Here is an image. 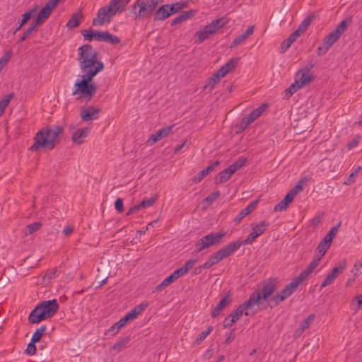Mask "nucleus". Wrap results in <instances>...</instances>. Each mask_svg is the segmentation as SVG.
I'll return each instance as SVG.
<instances>
[{
    "label": "nucleus",
    "mask_w": 362,
    "mask_h": 362,
    "mask_svg": "<svg viewBox=\"0 0 362 362\" xmlns=\"http://www.w3.org/2000/svg\"><path fill=\"white\" fill-rule=\"evenodd\" d=\"M335 279L336 278L334 276V274L329 273L325 280L322 281L321 287L324 288L330 285Z\"/></svg>",
    "instance_id": "59"
},
{
    "label": "nucleus",
    "mask_w": 362,
    "mask_h": 362,
    "mask_svg": "<svg viewBox=\"0 0 362 362\" xmlns=\"http://www.w3.org/2000/svg\"><path fill=\"white\" fill-rule=\"evenodd\" d=\"M257 204H258V200H255V201L251 202L250 204H249L245 209H243V211L247 216L248 214H250L252 211H253L256 209Z\"/></svg>",
    "instance_id": "60"
},
{
    "label": "nucleus",
    "mask_w": 362,
    "mask_h": 362,
    "mask_svg": "<svg viewBox=\"0 0 362 362\" xmlns=\"http://www.w3.org/2000/svg\"><path fill=\"white\" fill-rule=\"evenodd\" d=\"M148 303L147 302H143L141 304L136 305L127 314L133 321L148 307Z\"/></svg>",
    "instance_id": "27"
},
{
    "label": "nucleus",
    "mask_w": 362,
    "mask_h": 362,
    "mask_svg": "<svg viewBox=\"0 0 362 362\" xmlns=\"http://www.w3.org/2000/svg\"><path fill=\"white\" fill-rule=\"evenodd\" d=\"M223 76L219 74V71H217L207 80L206 84L204 86V89L209 88L210 90L213 89L214 86L220 81Z\"/></svg>",
    "instance_id": "31"
},
{
    "label": "nucleus",
    "mask_w": 362,
    "mask_h": 362,
    "mask_svg": "<svg viewBox=\"0 0 362 362\" xmlns=\"http://www.w3.org/2000/svg\"><path fill=\"white\" fill-rule=\"evenodd\" d=\"M90 128L85 127L76 130L72 134L73 142L77 144H81L90 132Z\"/></svg>",
    "instance_id": "22"
},
{
    "label": "nucleus",
    "mask_w": 362,
    "mask_h": 362,
    "mask_svg": "<svg viewBox=\"0 0 362 362\" xmlns=\"http://www.w3.org/2000/svg\"><path fill=\"white\" fill-rule=\"evenodd\" d=\"M100 109L93 106H87L81 110L80 117L83 122H91L99 117Z\"/></svg>",
    "instance_id": "14"
},
{
    "label": "nucleus",
    "mask_w": 362,
    "mask_h": 362,
    "mask_svg": "<svg viewBox=\"0 0 362 362\" xmlns=\"http://www.w3.org/2000/svg\"><path fill=\"white\" fill-rule=\"evenodd\" d=\"M313 15L308 16L302 21V23L300 24L297 30L303 34L307 30L308 26L311 24V23L313 21Z\"/></svg>",
    "instance_id": "45"
},
{
    "label": "nucleus",
    "mask_w": 362,
    "mask_h": 362,
    "mask_svg": "<svg viewBox=\"0 0 362 362\" xmlns=\"http://www.w3.org/2000/svg\"><path fill=\"white\" fill-rule=\"evenodd\" d=\"M81 34L86 40L113 43V35L107 32L87 29L81 30Z\"/></svg>",
    "instance_id": "11"
},
{
    "label": "nucleus",
    "mask_w": 362,
    "mask_h": 362,
    "mask_svg": "<svg viewBox=\"0 0 362 362\" xmlns=\"http://www.w3.org/2000/svg\"><path fill=\"white\" fill-rule=\"evenodd\" d=\"M38 6H35L28 11H27L23 15V18L21 19V23H20V28H22L23 25H24L25 23H28V21L33 17L37 11Z\"/></svg>",
    "instance_id": "37"
},
{
    "label": "nucleus",
    "mask_w": 362,
    "mask_h": 362,
    "mask_svg": "<svg viewBox=\"0 0 362 362\" xmlns=\"http://www.w3.org/2000/svg\"><path fill=\"white\" fill-rule=\"evenodd\" d=\"M223 259V257H221V254L218 250L216 252L211 255L209 259L206 262H204L202 265L199 266V268L204 269H209Z\"/></svg>",
    "instance_id": "24"
},
{
    "label": "nucleus",
    "mask_w": 362,
    "mask_h": 362,
    "mask_svg": "<svg viewBox=\"0 0 362 362\" xmlns=\"http://www.w3.org/2000/svg\"><path fill=\"white\" fill-rule=\"evenodd\" d=\"M226 21L224 18H218L213 21L211 23L206 25L205 28L210 31V34H216L218 30L224 27L226 24Z\"/></svg>",
    "instance_id": "23"
},
{
    "label": "nucleus",
    "mask_w": 362,
    "mask_h": 362,
    "mask_svg": "<svg viewBox=\"0 0 362 362\" xmlns=\"http://www.w3.org/2000/svg\"><path fill=\"white\" fill-rule=\"evenodd\" d=\"M52 11V8L45 5V6H44L39 12L35 21L33 22L36 23L37 25L42 23L49 17Z\"/></svg>",
    "instance_id": "26"
},
{
    "label": "nucleus",
    "mask_w": 362,
    "mask_h": 362,
    "mask_svg": "<svg viewBox=\"0 0 362 362\" xmlns=\"http://www.w3.org/2000/svg\"><path fill=\"white\" fill-rule=\"evenodd\" d=\"M247 163L245 158L240 157L228 168L233 174L243 168Z\"/></svg>",
    "instance_id": "35"
},
{
    "label": "nucleus",
    "mask_w": 362,
    "mask_h": 362,
    "mask_svg": "<svg viewBox=\"0 0 362 362\" xmlns=\"http://www.w3.org/2000/svg\"><path fill=\"white\" fill-rule=\"evenodd\" d=\"M113 16V0H110L108 5L100 8L97 13V16L93 21L94 26H102L107 23H110Z\"/></svg>",
    "instance_id": "10"
},
{
    "label": "nucleus",
    "mask_w": 362,
    "mask_h": 362,
    "mask_svg": "<svg viewBox=\"0 0 362 362\" xmlns=\"http://www.w3.org/2000/svg\"><path fill=\"white\" fill-rule=\"evenodd\" d=\"M169 4L161 6L155 13L153 20L163 21L171 16V13L168 11Z\"/></svg>",
    "instance_id": "25"
},
{
    "label": "nucleus",
    "mask_w": 362,
    "mask_h": 362,
    "mask_svg": "<svg viewBox=\"0 0 362 362\" xmlns=\"http://www.w3.org/2000/svg\"><path fill=\"white\" fill-rule=\"evenodd\" d=\"M47 330L46 325H42L40 327L36 329V331L33 333L31 340L33 342H38L41 339L42 337L44 335L45 332Z\"/></svg>",
    "instance_id": "43"
},
{
    "label": "nucleus",
    "mask_w": 362,
    "mask_h": 362,
    "mask_svg": "<svg viewBox=\"0 0 362 362\" xmlns=\"http://www.w3.org/2000/svg\"><path fill=\"white\" fill-rule=\"evenodd\" d=\"M259 236L255 234L253 231H252L247 236V238L244 240L242 243V245H249V244H252L255 240L257 238H258Z\"/></svg>",
    "instance_id": "61"
},
{
    "label": "nucleus",
    "mask_w": 362,
    "mask_h": 362,
    "mask_svg": "<svg viewBox=\"0 0 362 362\" xmlns=\"http://www.w3.org/2000/svg\"><path fill=\"white\" fill-rule=\"evenodd\" d=\"M293 199L291 195L286 194L284 199H282L279 204H277L274 209V211H284L287 209L289 204L293 202Z\"/></svg>",
    "instance_id": "30"
},
{
    "label": "nucleus",
    "mask_w": 362,
    "mask_h": 362,
    "mask_svg": "<svg viewBox=\"0 0 362 362\" xmlns=\"http://www.w3.org/2000/svg\"><path fill=\"white\" fill-rule=\"evenodd\" d=\"M12 57V52H6L2 57L0 58V72L3 68L8 64Z\"/></svg>",
    "instance_id": "53"
},
{
    "label": "nucleus",
    "mask_w": 362,
    "mask_h": 362,
    "mask_svg": "<svg viewBox=\"0 0 362 362\" xmlns=\"http://www.w3.org/2000/svg\"><path fill=\"white\" fill-rule=\"evenodd\" d=\"M13 97V94H8L0 100V117L4 114L6 108L9 105Z\"/></svg>",
    "instance_id": "46"
},
{
    "label": "nucleus",
    "mask_w": 362,
    "mask_h": 362,
    "mask_svg": "<svg viewBox=\"0 0 362 362\" xmlns=\"http://www.w3.org/2000/svg\"><path fill=\"white\" fill-rule=\"evenodd\" d=\"M236 322V321L235 320L234 318H233L232 317H230V315H229L228 316H227L224 321H223V327L226 329V328H228V327H230L233 326V325Z\"/></svg>",
    "instance_id": "64"
},
{
    "label": "nucleus",
    "mask_w": 362,
    "mask_h": 362,
    "mask_svg": "<svg viewBox=\"0 0 362 362\" xmlns=\"http://www.w3.org/2000/svg\"><path fill=\"white\" fill-rule=\"evenodd\" d=\"M225 235V232H218L211 233L203 236L195 243L196 252H200L211 246L218 245Z\"/></svg>",
    "instance_id": "8"
},
{
    "label": "nucleus",
    "mask_w": 362,
    "mask_h": 362,
    "mask_svg": "<svg viewBox=\"0 0 362 362\" xmlns=\"http://www.w3.org/2000/svg\"><path fill=\"white\" fill-rule=\"evenodd\" d=\"M351 272L354 274V276H358L362 274V264L359 262H357L354 264V268L351 270Z\"/></svg>",
    "instance_id": "62"
},
{
    "label": "nucleus",
    "mask_w": 362,
    "mask_h": 362,
    "mask_svg": "<svg viewBox=\"0 0 362 362\" xmlns=\"http://www.w3.org/2000/svg\"><path fill=\"white\" fill-rule=\"evenodd\" d=\"M314 270H312L309 267H307V268L303 271L296 278H295L293 280L296 282H298V284L300 285L303 281H305L313 272Z\"/></svg>",
    "instance_id": "42"
},
{
    "label": "nucleus",
    "mask_w": 362,
    "mask_h": 362,
    "mask_svg": "<svg viewBox=\"0 0 362 362\" xmlns=\"http://www.w3.org/2000/svg\"><path fill=\"white\" fill-rule=\"evenodd\" d=\"M331 244L327 242H325V240L320 243L316 250H315V256L322 259V257L325 255L327 250L329 248Z\"/></svg>",
    "instance_id": "34"
},
{
    "label": "nucleus",
    "mask_w": 362,
    "mask_h": 362,
    "mask_svg": "<svg viewBox=\"0 0 362 362\" xmlns=\"http://www.w3.org/2000/svg\"><path fill=\"white\" fill-rule=\"evenodd\" d=\"M267 103L262 104L259 107L252 110L247 117H244L240 121V127L246 129L250 124L258 119L267 108Z\"/></svg>",
    "instance_id": "13"
},
{
    "label": "nucleus",
    "mask_w": 362,
    "mask_h": 362,
    "mask_svg": "<svg viewBox=\"0 0 362 362\" xmlns=\"http://www.w3.org/2000/svg\"><path fill=\"white\" fill-rule=\"evenodd\" d=\"M213 327L211 326L209 327L206 330L200 333L197 339V343H200L204 341L206 337L212 332Z\"/></svg>",
    "instance_id": "58"
},
{
    "label": "nucleus",
    "mask_w": 362,
    "mask_h": 362,
    "mask_svg": "<svg viewBox=\"0 0 362 362\" xmlns=\"http://www.w3.org/2000/svg\"><path fill=\"white\" fill-rule=\"evenodd\" d=\"M59 310L56 300L42 301L30 313L28 321L31 324H38L41 321L53 317Z\"/></svg>",
    "instance_id": "4"
},
{
    "label": "nucleus",
    "mask_w": 362,
    "mask_h": 362,
    "mask_svg": "<svg viewBox=\"0 0 362 362\" xmlns=\"http://www.w3.org/2000/svg\"><path fill=\"white\" fill-rule=\"evenodd\" d=\"M175 281H176V279L171 274L168 277L165 278L160 284H158L156 287L155 290L156 291H161L164 288L167 287Z\"/></svg>",
    "instance_id": "44"
},
{
    "label": "nucleus",
    "mask_w": 362,
    "mask_h": 362,
    "mask_svg": "<svg viewBox=\"0 0 362 362\" xmlns=\"http://www.w3.org/2000/svg\"><path fill=\"white\" fill-rule=\"evenodd\" d=\"M130 1L131 0H115V15L124 11Z\"/></svg>",
    "instance_id": "36"
},
{
    "label": "nucleus",
    "mask_w": 362,
    "mask_h": 362,
    "mask_svg": "<svg viewBox=\"0 0 362 362\" xmlns=\"http://www.w3.org/2000/svg\"><path fill=\"white\" fill-rule=\"evenodd\" d=\"M346 262L345 260L341 262L337 267L332 269L331 274H334V276L337 279L339 274H341L346 268Z\"/></svg>",
    "instance_id": "52"
},
{
    "label": "nucleus",
    "mask_w": 362,
    "mask_h": 362,
    "mask_svg": "<svg viewBox=\"0 0 362 362\" xmlns=\"http://www.w3.org/2000/svg\"><path fill=\"white\" fill-rule=\"evenodd\" d=\"M239 58H232L223 64L218 71L219 74L224 77L228 74L232 72L239 62Z\"/></svg>",
    "instance_id": "20"
},
{
    "label": "nucleus",
    "mask_w": 362,
    "mask_h": 362,
    "mask_svg": "<svg viewBox=\"0 0 362 362\" xmlns=\"http://www.w3.org/2000/svg\"><path fill=\"white\" fill-rule=\"evenodd\" d=\"M233 174V173L230 170H229L228 168H226L225 170L219 173L218 176L215 178V183L221 184L226 182L230 178Z\"/></svg>",
    "instance_id": "33"
},
{
    "label": "nucleus",
    "mask_w": 362,
    "mask_h": 362,
    "mask_svg": "<svg viewBox=\"0 0 362 362\" xmlns=\"http://www.w3.org/2000/svg\"><path fill=\"white\" fill-rule=\"evenodd\" d=\"M163 1V0H137L132 6V11L135 15L134 19L149 18L158 4Z\"/></svg>",
    "instance_id": "5"
},
{
    "label": "nucleus",
    "mask_w": 362,
    "mask_h": 362,
    "mask_svg": "<svg viewBox=\"0 0 362 362\" xmlns=\"http://www.w3.org/2000/svg\"><path fill=\"white\" fill-rule=\"evenodd\" d=\"M315 318L314 315H310L306 319H305L300 325L299 329L300 330V333L304 332L307 328L309 327L311 322L313 321Z\"/></svg>",
    "instance_id": "51"
},
{
    "label": "nucleus",
    "mask_w": 362,
    "mask_h": 362,
    "mask_svg": "<svg viewBox=\"0 0 362 362\" xmlns=\"http://www.w3.org/2000/svg\"><path fill=\"white\" fill-rule=\"evenodd\" d=\"M340 223H339L337 226L332 227L331 230L329 231V233L324 237L323 240H325V242H327L328 243L332 244V242L337 235L339 228L340 226Z\"/></svg>",
    "instance_id": "41"
},
{
    "label": "nucleus",
    "mask_w": 362,
    "mask_h": 362,
    "mask_svg": "<svg viewBox=\"0 0 362 362\" xmlns=\"http://www.w3.org/2000/svg\"><path fill=\"white\" fill-rule=\"evenodd\" d=\"M37 25L32 22L29 28L23 33L21 37V41L25 40L33 32L37 30Z\"/></svg>",
    "instance_id": "49"
},
{
    "label": "nucleus",
    "mask_w": 362,
    "mask_h": 362,
    "mask_svg": "<svg viewBox=\"0 0 362 362\" xmlns=\"http://www.w3.org/2000/svg\"><path fill=\"white\" fill-rule=\"evenodd\" d=\"M173 125L163 127L156 132L157 136L160 139L168 136L173 132Z\"/></svg>",
    "instance_id": "48"
},
{
    "label": "nucleus",
    "mask_w": 362,
    "mask_h": 362,
    "mask_svg": "<svg viewBox=\"0 0 362 362\" xmlns=\"http://www.w3.org/2000/svg\"><path fill=\"white\" fill-rule=\"evenodd\" d=\"M62 131V128L59 126L46 127L40 129L35 135L33 144L29 150L32 152H37L40 150L54 149Z\"/></svg>",
    "instance_id": "1"
},
{
    "label": "nucleus",
    "mask_w": 362,
    "mask_h": 362,
    "mask_svg": "<svg viewBox=\"0 0 362 362\" xmlns=\"http://www.w3.org/2000/svg\"><path fill=\"white\" fill-rule=\"evenodd\" d=\"M195 13H196V11L194 10H189V11H185L183 13H182L181 15H180V16H177L175 18H174L171 21L170 24H171V25H175L177 24L181 23L183 21L191 18L192 16H194Z\"/></svg>",
    "instance_id": "28"
},
{
    "label": "nucleus",
    "mask_w": 362,
    "mask_h": 362,
    "mask_svg": "<svg viewBox=\"0 0 362 362\" xmlns=\"http://www.w3.org/2000/svg\"><path fill=\"white\" fill-rule=\"evenodd\" d=\"M129 342V338H123L119 340L116 344H115V350L121 351L123 349L127 344Z\"/></svg>",
    "instance_id": "57"
},
{
    "label": "nucleus",
    "mask_w": 362,
    "mask_h": 362,
    "mask_svg": "<svg viewBox=\"0 0 362 362\" xmlns=\"http://www.w3.org/2000/svg\"><path fill=\"white\" fill-rule=\"evenodd\" d=\"M132 321V320L127 314H126L124 317H123L122 319H120L119 321L115 324V327H117V328L119 329Z\"/></svg>",
    "instance_id": "55"
},
{
    "label": "nucleus",
    "mask_w": 362,
    "mask_h": 362,
    "mask_svg": "<svg viewBox=\"0 0 362 362\" xmlns=\"http://www.w3.org/2000/svg\"><path fill=\"white\" fill-rule=\"evenodd\" d=\"M256 300L254 298H250L243 303L240 305L235 310H234L232 313H230V317L235 319L237 322L241 316L244 314L245 316H250L254 314V313H250V310H252L254 306L256 305Z\"/></svg>",
    "instance_id": "12"
},
{
    "label": "nucleus",
    "mask_w": 362,
    "mask_h": 362,
    "mask_svg": "<svg viewBox=\"0 0 362 362\" xmlns=\"http://www.w3.org/2000/svg\"><path fill=\"white\" fill-rule=\"evenodd\" d=\"M298 282L293 280L291 283L287 284L284 288L278 292L276 295L272 296L269 300V305L271 308L279 305L285 299L291 296L298 287Z\"/></svg>",
    "instance_id": "9"
},
{
    "label": "nucleus",
    "mask_w": 362,
    "mask_h": 362,
    "mask_svg": "<svg viewBox=\"0 0 362 362\" xmlns=\"http://www.w3.org/2000/svg\"><path fill=\"white\" fill-rule=\"evenodd\" d=\"M301 88V86L298 83V81L292 83L288 88L284 90L285 98H289L298 90Z\"/></svg>",
    "instance_id": "47"
},
{
    "label": "nucleus",
    "mask_w": 362,
    "mask_h": 362,
    "mask_svg": "<svg viewBox=\"0 0 362 362\" xmlns=\"http://www.w3.org/2000/svg\"><path fill=\"white\" fill-rule=\"evenodd\" d=\"M35 343L36 342H33V341L31 340L30 342L28 344L25 351L28 355L33 356L35 354V352H36Z\"/></svg>",
    "instance_id": "63"
},
{
    "label": "nucleus",
    "mask_w": 362,
    "mask_h": 362,
    "mask_svg": "<svg viewBox=\"0 0 362 362\" xmlns=\"http://www.w3.org/2000/svg\"><path fill=\"white\" fill-rule=\"evenodd\" d=\"M95 76L83 73L81 79L75 83L73 88L72 95L76 96V99H84L86 101L91 100L97 90L96 85L92 82Z\"/></svg>",
    "instance_id": "3"
},
{
    "label": "nucleus",
    "mask_w": 362,
    "mask_h": 362,
    "mask_svg": "<svg viewBox=\"0 0 362 362\" xmlns=\"http://www.w3.org/2000/svg\"><path fill=\"white\" fill-rule=\"evenodd\" d=\"M195 35L197 37L195 42L200 44L205 40L208 39L211 34H210V31H208V30L204 27L202 30L197 31Z\"/></svg>",
    "instance_id": "38"
},
{
    "label": "nucleus",
    "mask_w": 362,
    "mask_h": 362,
    "mask_svg": "<svg viewBox=\"0 0 362 362\" xmlns=\"http://www.w3.org/2000/svg\"><path fill=\"white\" fill-rule=\"evenodd\" d=\"M220 164L218 160L210 164L208 167L201 170L199 173H197L195 176H194L192 180L194 183L200 182L204 177L208 175L211 172L214 171L215 168Z\"/></svg>",
    "instance_id": "19"
},
{
    "label": "nucleus",
    "mask_w": 362,
    "mask_h": 362,
    "mask_svg": "<svg viewBox=\"0 0 362 362\" xmlns=\"http://www.w3.org/2000/svg\"><path fill=\"white\" fill-rule=\"evenodd\" d=\"M231 303V295L226 294L218 303L211 312V317H216L221 313Z\"/></svg>",
    "instance_id": "16"
},
{
    "label": "nucleus",
    "mask_w": 362,
    "mask_h": 362,
    "mask_svg": "<svg viewBox=\"0 0 362 362\" xmlns=\"http://www.w3.org/2000/svg\"><path fill=\"white\" fill-rule=\"evenodd\" d=\"M220 196V192L218 190L214 192L208 197H206L204 202H206L208 205L211 204L216 199H218Z\"/></svg>",
    "instance_id": "56"
},
{
    "label": "nucleus",
    "mask_w": 362,
    "mask_h": 362,
    "mask_svg": "<svg viewBox=\"0 0 362 362\" xmlns=\"http://www.w3.org/2000/svg\"><path fill=\"white\" fill-rule=\"evenodd\" d=\"M77 60L82 73L97 75L104 69L96 50L90 45H83L78 49Z\"/></svg>",
    "instance_id": "2"
},
{
    "label": "nucleus",
    "mask_w": 362,
    "mask_h": 362,
    "mask_svg": "<svg viewBox=\"0 0 362 362\" xmlns=\"http://www.w3.org/2000/svg\"><path fill=\"white\" fill-rule=\"evenodd\" d=\"M188 6L187 1L176 2L172 5L169 4L168 11L172 14L179 12L182 8H186Z\"/></svg>",
    "instance_id": "39"
},
{
    "label": "nucleus",
    "mask_w": 362,
    "mask_h": 362,
    "mask_svg": "<svg viewBox=\"0 0 362 362\" xmlns=\"http://www.w3.org/2000/svg\"><path fill=\"white\" fill-rule=\"evenodd\" d=\"M197 260L196 259H189L185 262V264L180 267L179 269L175 270L172 274L174 276L175 279L177 280L180 277L183 276L185 274H186L188 271L192 269L194 264H196Z\"/></svg>",
    "instance_id": "18"
},
{
    "label": "nucleus",
    "mask_w": 362,
    "mask_h": 362,
    "mask_svg": "<svg viewBox=\"0 0 362 362\" xmlns=\"http://www.w3.org/2000/svg\"><path fill=\"white\" fill-rule=\"evenodd\" d=\"M269 226V223L265 221H262L256 225L252 224V231L259 236L267 230Z\"/></svg>",
    "instance_id": "32"
},
{
    "label": "nucleus",
    "mask_w": 362,
    "mask_h": 362,
    "mask_svg": "<svg viewBox=\"0 0 362 362\" xmlns=\"http://www.w3.org/2000/svg\"><path fill=\"white\" fill-rule=\"evenodd\" d=\"M306 180L305 179H300L298 184L291 189L287 194L291 195L293 199L296 196V194L303 190V185H305Z\"/></svg>",
    "instance_id": "40"
},
{
    "label": "nucleus",
    "mask_w": 362,
    "mask_h": 362,
    "mask_svg": "<svg viewBox=\"0 0 362 362\" xmlns=\"http://www.w3.org/2000/svg\"><path fill=\"white\" fill-rule=\"evenodd\" d=\"M242 245V243L240 241H236L230 243L227 245L224 246L221 249L218 250L223 259L228 257L231 255L235 251L239 249Z\"/></svg>",
    "instance_id": "17"
},
{
    "label": "nucleus",
    "mask_w": 362,
    "mask_h": 362,
    "mask_svg": "<svg viewBox=\"0 0 362 362\" xmlns=\"http://www.w3.org/2000/svg\"><path fill=\"white\" fill-rule=\"evenodd\" d=\"M346 28L347 23L346 21H342L332 32L326 35L322 40V45L317 49V55H325L329 48L340 38L341 35L346 30Z\"/></svg>",
    "instance_id": "6"
},
{
    "label": "nucleus",
    "mask_w": 362,
    "mask_h": 362,
    "mask_svg": "<svg viewBox=\"0 0 362 362\" xmlns=\"http://www.w3.org/2000/svg\"><path fill=\"white\" fill-rule=\"evenodd\" d=\"M255 30L254 25L249 26L244 33L236 37L230 45V48L237 47L244 42L250 35H252Z\"/></svg>",
    "instance_id": "21"
},
{
    "label": "nucleus",
    "mask_w": 362,
    "mask_h": 362,
    "mask_svg": "<svg viewBox=\"0 0 362 362\" xmlns=\"http://www.w3.org/2000/svg\"><path fill=\"white\" fill-rule=\"evenodd\" d=\"M279 281L276 278H269L262 282V288L260 291L253 292L250 296V298L256 300V305H259L261 300H265L269 303L272 295L276 291L278 288Z\"/></svg>",
    "instance_id": "7"
},
{
    "label": "nucleus",
    "mask_w": 362,
    "mask_h": 362,
    "mask_svg": "<svg viewBox=\"0 0 362 362\" xmlns=\"http://www.w3.org/2000/svg\"><path fill=\"white\" fill-rule=\"evenodd\" d=\"M83 16L81 12L75 13L66 23V27L69 29L77 28L82 20Z\"/></svg>",
    "instance_id": "29"
},
{
    "label": "nucleus",
    "mask_w": 362,
    "mask_h": 362,
    "mask_svg": "<svg viewBox=\"0 0 362 362\" xmlns=\"http://www.w3.org/2000/svg\"><path fill=\"white\" fill-rule=\"evenodd\" d=\"M42 224L39 222H35L27 226L26 230L25 232V235H31L35 231L38 230Z\"/></svg>",
    "instance_id": "50"
},
{
    "label": "nucleus",
    "mask_w": 362,
    "mask_h": 362,
    "mask_svg": "<svg viewBox=\"0 0 362 362\" xmlns=\"http://www.w3.org/2000/svg\"><path fill=\"white\" fill-rule=\"evenodd\" d=\"M313 78V76L310 73V69L305 68L297 72L296 81H298V83L302 88L303 86L310 83Z\"/></svg>",
    "instance_id": "15"
},
{
    "label": "nucleus",
    "mask_w": 362,
    "mask_h": 362,
    "mask_svg": "<svg viewBox=\"0 0 362 362\" xmlns=\"http://www.w3.org/2000/svg\"><path fill=\"white\" fill-rule=\"evenodd\" d=\"M156 199H157L156 197H151L148 199H144L142 202H141L140 204H138V206H139V209L141 208L149 207L155 203Z\"/></svg>",
    "instance_id": "54"
}]
</instances>
